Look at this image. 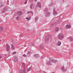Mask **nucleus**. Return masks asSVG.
I'll use <instances>...</instances> for the list:
<instances>
[{
	"instance_id": "f257e3e1",
	"label": "nucleus",
	"mask_w": 73,
	"mask_h": 73,
	"mask_svg": "<svg viewBox=\"0 0 73 73\" xmlns=\"http://www.w3.org/2000/svg\"><path fill=\"white\" fill-rule=\"evenodd\" d=\"M58 39H59V40H63V39H64V34L61 33H60L58 35Z\"/></svg>"
},
{
	"instance_id": "f03ea898",
	"label": "nucleus",
	"mask_w": 73,
	"mask_h": 73,
	"mask_svg": "<svg viewBox=\"0 0 73 73\" xmlns=\"http://www.w3.org/2000/svg\"><path fill=\"white\" fill-rule=\"evenodd\" d=\"M13 60L15 62H17L19 61L18 57L16 56H15L13 58Z\"/></svg>"
},
{
	"instance_id": "7ed1b4c3",
	"label": "nucleus",
	"mask_w": 73,
	"mask_h": 73,
	"mask_svg": "<svg viewBox=\"0 0 73 73\" xmlns=\"http://www.w3.org/2000/svg\"><path fill=\"white\" fill-rule=\"evenodd\" d=\"M20 73H26V69L24 68L23 69V70L22 69H21L19 70Z\"/></svg>"
},
{
	"instance_id": "20e7f679",
	"label": "nucleus",
	"mask_w": 73,
	"mask_h": 73,
	"mask_svg": "<svg viewBox=\"0 0 73 73\" xmlns=\"http://www.w3.org/2000/svg\"><path fill=\"white\" fill-rule=\"evenodd\" d=\"M6 47L7 51H9L10 50V46H9V44H6Z\"/></svg>"
},
{
	"instance_id": "39448f33",
	"label": "nucleus",
	"mask_w": 73,
	"mask_h": 73,
	"mask_svg": "<svg viewBox=\"0 0 73 73\" xmlns=\"http://www.w3.org/2000/svg\"><path fill=\"white\" fill-rule=\"evenodd\" d=\"M37 6L38 7L41 8V3H40V2H38L37 4Z\"/></svg>"
},
{
	"instance_id": "423d86ee",
	"label": "nucleus",
	"mask_w": 73,
	"mask_h": 73,
	"mask_svg": "<svg viewBox=\"0 0 73 73\" xmlns=\"http://www.w3.org/2000/svg\"><path fill=\"white\" fill-rule=\"evenodd\" d=\"M70 27H71V25L70 24L67 25L66 26V29H70Z\"/></svg>"
},
{
	"instance_id": "0eeeda50",
	"label": "nucleus",
	"mask_w": 73,
	"mask_h": 73,
	"mask_svg": "<svg viewBox=\"0 0 73 73\" xmlns=\"http://www.w3.org/2000/svg\"><path fill=\"white\" fill-rule=\"evenodd\" d=\"M22 14H23V13L21 11H19L17 12V14L19 16H20L21 15H22Z\"/></svg>"
},
{
	"instance_id": "6e6552de",
	"label": "nucleus",
	"mask_w": 73,
	"mask_h": 73,
	"mask_svg": "<svg viewBox=\"0 0 73 73\" xmlns=\"http://www.w3.org/2000/svg\"><path fill=\"white\" fill-rule=\"evenodd\" d=\"M49 36H46L45 38V40L46 42H48V41H49Z\"/></svg>"
},
{
	"instance_id": "1a4fd4ad",
	"label": "nucleus",
	"mask_w": 73,
	"mask_h": 73,
	"mask_svg": "<svg viewBox=\"0 0 73 73\" xmlns=\"http://www.w3.org/2000/svg\"><path fill=\"white\" fill-rule=\"evenodd\" d=\"M61 69L63 72H66V69H65V68L64 66H62L61 68Z\"/></svg>"
},
{
	"instance_id": "9d476101",
	"label": "nucleus",
	"mask_w": 73,
	"mask_h": 73,
	"mask_svg": "<svg viewBox=\"0 0 73 73\" xmlns=\"http://www.w3.org/2000/svg\"><path fill=\"white\" fill-rule=\"evenodd\" d=\"M7 11V8L5 7V8H4L2 10V12L3 13H4L5 12Z\"/></svg>"
},
{
	"instance_id": "9b49d317",
	"label": "nucleus",
	"mask_w": 73,
	"mask_h": 73,
	"mask_svg": "<svg viewBox=\"0 0 73 73\" xmlns=\"http://www.w3.org/2000/svg\"><path fill=\"white\" fill-rule=\"evenodd\" d=\"M57 14V13L55 11V8H54L53 9V15L54 16L55 15H56Z\"/></svg>"
},
{
	"instance_id": "f8f14e48",
	"label": "nucleus",
	"mask_w": 73,
	"mask_h": 73,
	"mask_svg": "<svg viewBox=\"0 0 73 73\" xmlns=\"http://www.w3.org/2000/svg\"><path fill=\"white\" fill-rule=\"evenodd\" d=\"M34 57L35 58H38L39 57V55H38V54H34Z\"/></svg>"
},
{
	"instance_id": "ddd939ff",
	"label": "nucleus",
	"mask_w": 73,
	"mask_h": 73,
	"mask_svg": "<svg viewBox=\"0 0 73 73\" xmlns=\"http://www.w3.org/2000/svg\"><path fill=\"white\" fill-rule=\"evenodd\" d=\"M53 57H50L49 58V61H50V62H53Z\"/></svg>"
},
{
	"instance_id": "4468645a",
	"label": "nucleus",
	"mask_w": 73,
	"mask_h": 73,
	"mask_svg": "<svg viewBox=\"0 0 73 73\" xmlns=\"http://www.w3.org/2000/svg\"><path fill=\"white\" fill-rule=\"evenodd\" d=\"M4 30V28L3 27L0 26V32H3Z\"/></svg>"
},
{
	"instance_id": "2eb2a0df",
	"label": "nucleus",
	"mask_w": 73,
	"mask_h": 73,
	"mask_svg": "<svg viewBox=\"0 0 73 73\" xmlns=\"http://www.w3.org/2000/svg\"><path fill=\"white\" fill-rule=\"evenodd\" d=\"M58 31H59V28L57 27H56L55 29V32H58Z\"/></svg>"
},
{
	"instance_id": "dca6fc26",
	"label": "nucleus",
	"mask_w": 73,
	"mask_h": 73,
	"mask_svg": "<svg viewBox=\"0 0 73 73\" xmlns=\"http://www.w3.org/2000/svg\"><path fill=\"white\" fill-rule=\"evenodd\" d=\"M61 44V42L60 41H58V42H57V45L58 46H60Z\"/></svg>"
},
{
	"instance_id": "f3484780",
	"label": "nucleus",
	"mask_w": 73,
	"mask_h": 73,
	"mask_svg": "<svg viewBox=\"0 0 73 73\" xmlns=\"http://www.w3.org/2000/svg\"><path fill=\"white\" fill-rule=\"evenodd\" d=\"M50 16V13L48 12L47 14L46 15V17H47L48 16Z\"/></svg>"
},
{
	"instance_id": "a211bd4d",
	"label": "nucleus",
	"mask_w": 73,
	"mask_h": 73,
	"mask_svg": "<svg viewBox=\"0 0 73 73\" xmlns=\"http://www.w3.org/2000/svg\"><path fill=\"white\" fill-rule=\"evenodd\" d=\"M46 65H51V62H49V61L47 62H46Z\"/></svg>"
},
{
	"instance_id": "6ab92c4d",
	"label": "nucleus",
	"mask_w": 73,
	"mask_h": 73,
	"mask_svg": "<svg viewBox=\"0 0 73 73\" xmlns=\"http://www.w3.org/2000/svg\"><path fill=\"white\" fill-rule=\"evenodd\" d=\"M11 48L12 49H13V50H14L15 49V47L13 44H11Z\"/></svg>"
},
{
	"instance_id": "aec40b11",
	"label": "nucleus",
	"mask_w": 73,
	"mask_h": 73,
	"mask_svg": "<svg viewBox=\"0 0 73 73\" xmlns=\"http://www.w3.org/2000/svg\"><path fill=\"white\" fill-rule=\"evenodd\" d=\"M38 19V17H36L35 18V22H37V20Z\"/></svg>"
},
{
	"instance_id": "412c9836",
	"label": "nucleus",
	"mask_w": 73,
	"mask_h": 73,
	"mask_svg": "<svg viewBox=\"0 0 73 73\" xmlns=\"http://www.w3.org/2000/svg\"><path fill=\"white\" fill-rule=\"evenodd\" d=\"M57 62V60H55L54 59H53V61L52 62Z\"/></svg>"
},
{
	"instance_id": "4be33fe9",
	"label": "nucleus",
	"mask_w": 73,
	"mask_h": 73,
	"mask_svg": "<svg viewBox=\"0 0 73 73\" xmlns=\"http://www.w3.org/2000/svg\"><path fill=\"white\" fill-rule=\"evenodd\" d=\"M43 46H39V49H43Z\"/></svg>"
},
{
	"instance_id": "5701e85b",
	"label": "nucleus",
	"mask_w": 73,
	"mask_h": 73,
	"mask_svg": "<svg viewBox=\"0 0 73 73\" xmlns=\"http://www.w3.org/2000/svg\"><path fill=\"white\" fill-rule=\"evenodd\" d=\"M31 18V17L30 18H26V19H27V21H29Z\"/></svg>"
},
{
	"instance_id": "b1692460",
	"label": "nucleus",
	"mask_w": 73,
	"mask_h": 73,
	"mask_svg": "<svg viewBox=\"0 0 73 73\" xmlns=\"http://www.w3.org/2000/svg\"><path fill=\"white\" fill-rule=\"evenodd\" d=\"M29 14H32V11H28V13H27V14H29Z\"/></svg>"
},
{
	"instance_id": "393cba45",
	"label": "nucleus",
	"mask_w": 73,
	"mask_h": 73,
	"mask_svg": "<svg viewBox=\"0 0 73 73\" xmlns=\"http://www.w3.org/2000/svg\"><path fill=\"white\" fill-rule=\"evenodd\" d=\"M31 69H32V68H31V67H30L27 69V71H30V70H31Z\"/></svg>"
},
{
	"instance_id": "a878e982",
	"label": "nucleus",
	"mask_w": 73,
	"mask_h": 73,
	"mask_svg": "<svg viewBox=\"0 0 73 73\" xmlns=\"http://www.w3.org/2000/svg\"><path fill=\"white\" fill-rule=\"evenodd\" d=\"M20 16H18L17 17H16V19L17 20H19V19H20Z\"/></svg>"
},
{
	"instance_id": "bb28decb",
	"label": "nucleus",
	"mask_w": 73,
	"mask_h": 73,
	"mask_svg": "<svg viewBox=\"0 0 73 73\" xmlns=\"http://www.w3.org/2000/svg\"><path fill=\"white\" fill-rule=\"evenodd\" d=\"M70 41L71 42H72V41H73V38H70Z\"/></svg>"
},
{
	"instance_id": "cd10ccee",
	"label": "nucleus",
	"mask_w": 73,
	"mask_h": 73,
	"mask_svg": "<svg viewBox=\"0 0 73 73\" xmlns=\"http://www.w3.org/2000/svg\"><path fill=\"white\" fill-rule=\"evenodd\" d=\"M53 5V4L52 3H50V4H49L48 5L49 7H51L52 5Z\"/></svg>"
},
{
	"instance_id": "c85d7f7f",
	"label": "nucleus",
	"mask_w": 73,
	"mask_h": 73,
	"mask_svg": "<svg viewBox=\"0 0 73 73\" xmlns=\"http://www.w3.org/2000/svg\"><path fill=\"white\" fill-rule=\"evenodd\" d=\"M33 5V4H32L30 5V8L31 9H32V6Z\"/></svg>"
},
{
	"instance_id": "c756f323",
	"label": "nucleus",
	"mask_w": 73,
	"mask_h": 73,
	"mask_svg": "<svg viewBox=\"0 0 73 73\" xmlns=\"http://www.w3.org/2000/svg\"><path fill=\"white\" fill-rule=\"evenodd\" d=\"M16 52H14L12 53V54H13V55L14 54H16Z\"/></svg>"
},
{
	"instance_id": "7c9ffc66",
	"label": "nucleus",
	"mask_w": 73,
	"mask_h": 73,
	"mask_svg": "<svg viewBox=\"0 0 73 73\" xmlns=\"http://www.w3.org/2000/svg\"><path fill=\"white\" fill-rule=\"evenodd\" d=\"M28 1V0H26V1H25V2L24 3L25 4H27V1Z\"/></svg>"
},
{
	"instance_id": "2f4dec72",
	"label": "nucleus",
	"mask_w": 73,
	"mask_h": 73,
	"mask_svg": "<svg viewBox=\"0 0 73 73\" xmlns=\"http://www.w3.org/2000/svg\"><path fill=\"white\" fill-rule=\"evenodd\" d=\"M23 36V34H21L19 35V36L21 37H22Z\"/></svg>"
},
{
	"instance_id": "473e14b6",
	"label": "nucleus",
	"mask_w": 73,
	"mask_h": 73,
	"mask_svg": "<svg viewBox=\"0 0 73 73\" xmlns=\"http://www.w3.org/2000/svg\"><path fill=\"white\" fill-rule=\"evenodd\" d=\"M28 54H31V53H32L31 52V51H29L28 52Z\"/></svg>"
},
{
	"instance_id": "72a5a7b5",
	"label": "nucleus",
	"mask_w": 73,
	"mask_h": 73,
	"mask_svg": "<svg viewBox=\"0 0 73 73\" xmlns=\"http://www.w3.org/2000/svg\"><path fill=\"white\" fill-rule=\"evenodd\" d=\"M3 6H4V5L3 4H1V5H0V7H3Z\"/></svg>"
},
{
	"instance_id": "f704fd0d",
	"label": "nucleus",
	"mask_w": 73,
	"mask_h": 73,
	"mask_svg": "<svg viewBox=\"0 0 73 73\" xmlns=\"http://www.w3.org/2000/svg\"><path fill=\"white\" fill-rule=\"evenodd\" d=\"M48 9L47 8H46L45 10L44 11L45 12H46L47 11H48Z\"/></svg>"
},
{
	"instance_id": "c9c22d12",
	"label": "nucleus",
	"mask_w": 73,
	"mask_h": 73,
	"mask_svg": "<svg viewBox=\"0 0 73 73\" xmlns=\"http://www.w3.org/2000/svg\"><path fill=\"white\" fill-rule=\"evenodd\" d=\"M23 57H27V55H25V54H24L23 55Z\"/></svg>"
},
{
	"instance_id": "e433bc0d",
	"label": "nucleus",
	"mask_w": 73,
	"mask_h": 73,
	"mask_svg": "<svg viewBox=\"0 0 73 73\" xmlns=\"http://www.w3.org/2000/svg\"><path fill=\"white\" fill-rule=\"evenodd\" d=\"M22 65L23 66H25V63H23Z\"/></svg>"
},
{
	"instance_id": "4c0bfd02",
	"label": "nucleus",
	"mask_w": 73,
	"mask_h": 73,
	"mask_svg": "<svg viewBox=\"0 0 73 73\" xmlns=\"http://www.w3.org/2000/svg\"><path fill=\"white\" fill-rule=\"evenodd\" d=\"M33 45H35V43H33L32 45L31 46H33Z\"/></svg>"
},
{
	"instance_id": "58836bf2",
	"label": "nucleus",
	"mask_w": 73,
	"mask_h": 73,
	"mask_svg": "<svg viewBox=\"0 0 73 73\" xmlns=\"http://www.w3.org/2000/svg\"><path fill=\"white\" fill-rule=\"evenodd\" d=\"M44 56H42L41 57V59H42V58H44Z\"/></svg>"
},
{
	"instance_id": "ea45409f",
	"label": "nucleus",
	"mask_w": 73,
	"mask_h": 73,
	"mask_svg": "<svg viewBox=\"0 0 73 73\" xmlns=\"http://www.w3.org/2000/svg\"><path fill=\"white\" fill-rule=\"evenodd\" d=\"M2 58V57H1V55H0V60H1V58Z\"/></svg>"
},
{
	"instance_id": "a19ab883",
	"label": "nucleus",
	"mask_w": 73,
	"mask_h": 73,
	"mask_svg": "<svg viewBox=\"0 0 73 73\" xmlns=\"http://www.w3.org/2000/svg\"><path fill=\"white\" fill-rule=\"evenodd\" d=\"M30 1H31V2H32L33 1V0H29Z\"/></svg>"
},
{
	"instance_id": "79ce46f5",
	"label": "nucleus",
	"mask_w": 73,
	"mask_h": 73,
	"mask_svg": "<svg viewBox=\"0 0 73 73\" xmlns=\"http://www.w3.org/2000/svg\"><path fill=\"white\" fill-rule=\"evenodd\" d=\"M0 22H1V20H0Z\"/></svg>"
},
{
	"instance_id": "37998d69",
	"label": "nucleus",
	"mask_w": 73,
	"mask_h": 73,
	"mask_svg": "<svg viewBox=\"0 0 73 73\" xmlns=\"http://www.w3.org/2000/svg\"><path fill=\"white\" fill-rule=\"evenodd\" d=\"M1 40H0V42H1Z\"/></svg>"
},
{
	"instance_id": "c03bdc74",
	"label": "nucleus",
	"mask_w": 73,
	"mask_h": 73,
	"mask_svg": "<svg viewBox=\"0 0 73 73\" xmlns=\"http://www.w3.org/2000/svg\"><path fill=\"white\" fill-rule=\"evenodd\" d=\"M37 0H35V1H37Z\"/></svg>"
},
{
	"instance_id": "a18cd8bd",
	"label": "nucleus",
	"mask_w": 73,
	"mask_h": 73,
	"mask_svg": "<svg viewBox=\"0 0 73 73\" xmlns=\"http://www.w3.org/2000/svg\"><path fill=\"white\" fill-rule=\"evenodd\" d=\"M32 14H33V13H32Z\"/></svg>"
}]
</instances>
